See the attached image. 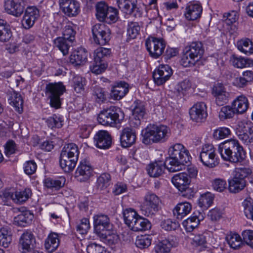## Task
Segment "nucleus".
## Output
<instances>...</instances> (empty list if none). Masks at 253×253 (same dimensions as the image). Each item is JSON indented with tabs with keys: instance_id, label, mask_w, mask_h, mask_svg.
I'll use <instances>...</instances> for the list:
<instances>
[{
	"instance_id": "423d86ee",
	"label": "nucleus",
	"mask_w": 253,
	"mask_h": 253,
	"mask_svg": "<svg viewBox=\"0 0 253 253\" xmlns=\"http://www.w3.org/2000/svg\"><path fill=\"white\" fill-rule=\"evenodd\" d=\"M124 114L119 107L112 106L99 114L97 120L103 126H114L124 119Z\"/></svg>"
},
{
	"instance_id": "13d9d810",
	"label": "nucleus",
	"mask_w": 253,
	"mask_h": 253,
	"mask_svg": "<svg viewBox=\"0 0 253 253\" xmlns=\"http://www.w3.org/2000/svg\"><path fill=\"white\" fill-rule=\"evenodd\" d=\"M46 123L48 126L51 129L60 128L63 126L62 118L56 115H53L52 117L48 118L46 120Z\"/></svg>"
},
{
	"instance_id": "c9c22d12",
	"label": "nucleus",
	"mask_w": 253,
	"mask_h": 253,
	"mask_svg": "<svg viewBox=\"0 0 253 253\" xmlns=\"http://www.w3.org/2000/svg\"><path fill=\"white\" fill-rule=\"evenodd\" d=\"M232 65L238 68H243L253 65V60L241 56L232 55L230 60Z\"/></svg>"
},
{
	"instance_id": "338daca9",
	"label": "nucleus",
	"mask_w": 253,
	"mask_h": 253,
	"mask_svg": "<svg viewBox=\"0 0 253 253\" xmlns=\"http://www.w3.org/2000/svg\"><path fill=\"white\" fill-rule=\"evenodd\" d=\"M242 235L243 243H245L253 249V231L251 230H245L242 232Z\"/></svg>"
},
{
	"instance_id": "e433bc0d",
	"label": "nucleus",
	"mask_w": 253,
	"mask_h": 253,
	"mask_svg": "<svg viewBox=\"0 0 253 253\" xmlns=\"http://www.w3.org/2000/svg\"><path fill=\"white\" fill-rule=\"evenodd\" d=\"M191 87V82L187 79L183 80L176 85L174 93L177 98H181Z\"/></svg>"
},
{
	"instance_id": "bb28decb",
	"label": "nucleus",
	"mask_w": 253,
	"mask_h": 253,
	"mask_svg": "<svg viewBox=\"0 0 253 253\" xmlns=\"http://www.w3.org/2000/svg\"><path fill=\"white\" fill-rule=\"evenodd\" d=\"M231 105L237 114H242L247 111L249 103L248 98L242 95L237 96L232 102Z\"/></svg>"
},
{
	"instance_id": "6e6d98bb",
	"label": "nucleus",
	"mask_w": 253,
	"mask_h": 253,
	"mask_svg": "<svg viewBox=\"0 0 253 253\" xmlns=\"http://www.w3.org/2000/svg\"><path fill=\"white\" fill-rule=\"evenodd\" d=\"M108 6L104 2H98L96 5V16L100 21H104L106 18Z\"/></svg>"
},
{
	"instance_id": "a878e982",
	"label": "nucleus",
	"mask_w": 253,
	"mask_h": 253,
	"mask_svg": "<svg viewBox=\"0 0 253 253\" xmlns=\"http://www.w3.org/2000/svg\"><path fill=\"white\" fill-rule=\"evenodd\" d=\"M121 143L123 147H128L133 144L136 140L135 132L132 128L126 127L122 132L120 136Z\"/></svg>"
},
{
	"instance_id": "37998d69",
	"label": "nucleus",
	"mask_w": 253,
	"mask_h": 253,
	"mask_svg": "<svg viewBox=\"0 0 253 253\" xmlns=\"http://www.w3.org/2000/svg\"><path fill=\"white\" fill-rule=\"evenodd\" d=\"M31 194V189L26 188L23 191H16L11 195V198L16 203L22 204L29 198Z\"/></svg>"
},
{
	"instance_id": "680f3d73",
	"label": "nucleus",
	"mask_w": 253,
	"mask_h": 253,
	"mask_svg": "<svg viewBox=\"0 0 253 253\" xmlns=\"http://www.w3.org/2000/svg\"><path fill=\"white\" fill-rule=\"evenodd\" d=\"M103 235L105 236L104 242L109 245H115L119 242V236L114 232H110V230L106 231Z\"/></svg>"
},
{
	"instance_id": "9d476101",
	"label": "nucleus",
	"mask_w": 253,
	"mask_h": 253,
	"mask_svg": "<svg viewBox=\"0 0 253 253\" xmlns=\"http://www.w3.org/2000/svg\"><path fill=\"white\" fill-rule=\"evenodd\" d=\"M92 34L94 42L100 45H104L110 40L111 31L103 23L96 24L92 28Z\"/></svg>"
},
{
	"instance_id": "a211bd4d",
	"label": "nucleus",
	"mask_w": 253,
	"mask_h": 253,
	"mask_svg": "<svg viewBox=\"0 0 253 253\" xmlns=\"http://www.w3.org/2000/svg\"><path fill=\"white\" fill-rule=\"evenodd\" d=\"M60 7L66 15L75 16L80 10L79 3L76 0H59Z\"/></svg>"
},
{
	"instance_id": "9b49d317",
	"label": "nucleus",
	"mask_w": 253,
	"mask_h": 253,
	"mask_svg": "<svg viewBox=\"0 0 253 253\" xmlns=\"http://www.w3.org/2000/svg\"><path fill=\"white\" fill-rule=\"evenodd\" d=\"M215 152V148L212 145H205L200 154L201 162L209 168L215 167L218 163Z\"/></svg>"
},
{
	"instance_id": "e2e57ef3",
	"label": "nucleus",
	"mask_w": 253,
	"mask_h": 253,
	"mask_svg": "<svg viewBox=\"0 0 253 253\" xmlns=\"http://www.w3.org/2000/svg\"><path fill=\"white\" fill-rule=\"evenodd\" d=\"M161 227L165 230L172 231L175 230L179 226L177 221H172L170 219H164L161 222Z\"/></svg>"
},
{
	"instance_id": "2eb2a0df",
	"label": "nucleus",
	"mask_w": 253,
	"mask_h": 253,
	"mask_svg": "<svg viewBox=\"0 0 253 253\" xmlns=\"http://www.w3.org/2000/svg\"><path fill=\"white\" fill-rule=\"evenodd\" d=\"M93 169L88 162L82 161L80 162L75 173L78 181L85 182L92 175Z\"/></svg>"
},
{
	"instance_id": "f8f14e48",
	"label": "nucleus",
	"mask_w": 253,
	"mask_h": 253,
	"mask_svg": "<svg viewBox=\"0 0 253 253\" xmlns=\"http://www.w3.org/2000/svg\"><path fill=\"white\" fill-rule=\"evenodd\" d=\"M119 8L124 13L134 17H140L142 11L137 6V0H117Z\"/></svg>"
},
{
	"instance_id": "cd10ccee",
	"label": "nucleus",
	"mask_w": 253,
	"mask_h": 253,
	"mask_svg": "<svg viewBox=\"0 0 253 253\" xmlns=\"http://www.w3.org/2000/svg\"><path fill=\"white\" fill-rule=\"evenodd\" d=\"M191 210V204L187 202H183L178 203L175 207L173 213L177 219H182L190 212Z\"/></svg>"
},
{
	"instance_id": "603ef678",
	"label": "nucleus",
	"mask_w": 253,
	"mask_h": 253,
	"mask_svg": "<svg viewBox=\"0 0 253 253\" xmlns=\"http://www.w3.org/2000/svg\"><path fill=\"white\" fill-rule=\"evenodd\" d=\"M140 27L137 22H131L128 23L127 27V40L134 39L139 35Z\"/></svg>"
},
{
	"instance_id": "dca6fc26",
	"label": "nucleus",
	"mask_w": 253,
	"mask_h": 253,
	"mask_svg": "<svg viewBox=\"0 0 253 253\" xmlns=\"http://www.w3.org/2000/svg\"><path fill=\"white\" fill-rule=\"evenodd\" d=\"M26 6L24 0H5L4 9L8 14L16 17L20 16Z\"/></svg>"
},
{
	"instance_id": "3c124183",
	"label": "nucleus",
	"mask_w": 253,
	"mask_h": 253,
	"mask_svg": "<svg viewBox=\"0 0 253 253\" xmlns=\"http://www.w3.org/2000/svg\"><path fill=\"white\" fill-rule=\"evenodd\" d=\"M110 50L104 47H99L94 52V60L96 63L103 62L110 54Z\"/></svg>"
},
{
	"instance_id": "6ab92c4d",
	"label": "nucleus",
	"mask_w": 253,
	"mask_h": 253,
	"mask_svg": "<svg viewBox=\"0 0 253 253\" xmlns=\"http://www.w3.org/2000/svg\"><path fill=\"white\" fill-rule=\"evenodd\" d=\"M36 244V239L34 234L30 231H25L19 239V248L25 253L32 250Z\"/></svg>"
},
{
	"instance_id": "20e7f679",
	"label": "nucleus",
	"mask_w": 253,
	"mask_h": 253,
	"mask_svg": "<svg viewBox=\"0 0 253 253\" xmlns=\"http://www.w3.org/2000/svg\"><path fill=\"white\" fill-rule=\"evenodd\" d=\"M204 53L201 42H192L183 49L180 63L184 67L194 66L202 58Z\"/></svg>"
},
{
	"instance_id": "ea45409f",
	"label": "nucleus",
	"mask_w": 253,
	"mask_h": 253,
	"mask_svg": "<svg viewBox=\"0 0 253 253\" xmlns=\"http://www.w3.org/2000/svg\"><path fill=\"white\" fill-rule=\"evenodd\" d=\"M123 214L125 224L129 228L133 225L136 218H138V216H139L137 212L132 208L124 210Z\"/></svg>"
},
{
	"instance_id": "4d7b16f0",
	"label": "nucleus",
	"mask_w": 253,
	"mask_h": 253,
	"mask_svg": "<svg viewBox=\"0 0 253 253\" xmlns=\"http://www.w3.org/2000/svg\"><path fill=\"white\" fill-rule=\"evenodd\" d=\"M171 246L169 240H164L156 245L155 251L156 253H169Z\"/></svg>"
},
{
	"instance_id": "39448f33",
	"label": "nucleus",
	"mask_w": 253,
	"mask_h": 253,
	"mask_svg": "<svg viewBox=\"0 0 253 253\" xmlns=\"http://www.w3.org/2000/svg\"><path fill=\"white\" fill-rule=\"evenodd\" d=\"M79 153L78 147L74 143L68 144L62 148L59 164L65 172L73 170L78 160Z\"/></svg>"
},
{
	"instance_id": "393cba45",
	"label": "nucleus",
	"mask_w": 253,
	"mask_h": 253,
	"mask_svg": "<svg viewBox=\"0 0 253 253\" xmlns=\"http://www.w3.org/2000/svg\"><path fill=\"white\" fill-rule=\"evenodd\" d=\"M128 84L125 82H120L113 86L111 90L110 96L114 100H119L128 92Z\"/></svg>"
},
{
	"instance_id": "6e6552de",
	"label": "nucleus",
	"mask_w": 253,
	"mask_h": 253,
	"mask_svg": "<svg viewBox=\"0 0 253 253\" xmlns=\"http://www.w3.org/2000/svg\"><path fill=\"white\" fill-rule=\"evenodd\" d=\"M160 203V199L156 195L153 193L147 194L141 206L142 213L148 217L154 215L159 210Z\"/></svg>"
},
{
	"instance_id": "f3484780",
	"label": "nucleus",
	"mask_w": 253,
	"mask_h": 253,
	"mask_svg": "<svg viewBox=\"0 0 253 253\" xmlns=\"http://www.w3.org/2000/svg\"><path fill=\"white\" fill-rule=\"evenodd\" d=\"M39 16V11L36 7H28L22 20V26L26 29H30L33 26Z\"/></svg>"
},
{
	"instance_id": "c85d7f7f",
	"label": "nucleus",
	"mask_w": 253,
	"mask_h": 253,
	"mask_svg": "<svg viewBox=\"0 0 253 253\" xmlns=\"http://www.w3.org/2000/svg\"><path fill=\"white\" fill-rule=\"evenodd\" d=\"M165 168H167L165 163L159 161L150 164L146 169L148 174L151 177H157L164 173Z\"/></svg>"
},
{
	"instance_id": "ddd939ff",
	"label": "nucleus",
	"mask_w": 253,
	"mask_h": 253,
	"mask_svg": "<svg viewBox=\"0 0 253 253\" xmlns=\"http://www.w3.org/2000/svg\"><path fill=\"white\" fill-rule=\"evenodd\" d=\"M190 118L194 122L201 123L205 121L208 116L206 104L203 102L195 104L189 110Z\"/></svg>"
},
{
	"instance_id": "b1692460",
	"label": "nucleus",
	"mask_w": 253,
	"mask_h": 253,
	"mask_svg": "<svg viewBox=\"0 0 253 253\" xmlns=\"http://www.w3.org/2000/svg\"><path fill=\"white\" fill-rule=\"evenodd\" d=\"M88 52L84 48L74 51L70 56V62L75 66L84 65L87 61Z\"/></svg>"
},
{
	"instance_id": "0e129e2a",
	"label": "nucleus",
	"mask_w": 253,
	"mask_h": 253,
	"mask_svg": "<svg viewBox=\"0 0 253 253\" xmlns=\"http://www.w3.org/2000/svg\"><path fill=\"white\" fill-rule=\"evenodd\" d=\"M105 21L108 23L116 22L118 19V11L117 9L108 7Z\"/></svg>"
},
{
	"instance_id": "864d4df0",
	"label": "nucleus",
	"mask_w": 253,
	"mask_h": 253,
	"mask_svg": "<svg viewBox=\"0 0 253 253\" xmlns=\"http://www.w3.org/2000/svg\"><path fill=\"white\" fill-rule=\"evenodd\" d=\"M152 242V238L149 235L138 236L136 239L135 244L136 246L141 249L149 247Z\"/></svg>"
},
{
	"instance_id": "5701e85b",
	"label": "nucleus",
	"mask_w": 253,
	"mask_h": 253,
	"mask_svg": "<svg viewBox=\"0 0 253 253\" xmlns=\"http://www.w3.org/2000/svg\"><path fill=\"white\" fill-rule=\"evenodd\" d=\"M93 219L94 228L97 232L100 233L112 229V224L107 215L97 214L94 216Z\"/></svg>"
},
{
	"instance_id": "473e14b6",
	"label": "nucleus",
	"mask_w": 253,
	"mask_h": 253,
	"mask_svg": "<svg viewBox=\"0 0 253 253\" xmlns=\"http://www.w3.org/2000/svg\"><path fill=\"white\" fill-rule=\"evenodd\" d=\"M65 182V179L64 177L58 178L47 177L44 179L43 185L47 189L58 190L64 186Z\"/></svg>"
},
{
	"instance_id": "2f4dec72",
	"label": "nucleus",
	"mask_w": 253,
	"mask_h": 253,
	"mask_svg": "<svg viewBox=\"0 0 253 253\" xmlns=\"http://www.w3.org/2000/svg\"><path fill=\"white\" fill-rule=\"evenodd\" d=\"M229 190L230 192L237 193L242 191L246 186L245 179L239 178L235 176L229 180Z\"/></svg>"
},
{
	"instance_id": "72a5a7b5",
	"label": "nucleus",
	"mask_w": 253,
	"mask_h": 253,
	"mask_svg": "<svg viewBox=\"0 0 253 253\" xmlns=\"http://www.w3.org/2000/svg\"><path fill=\"white\" fill-rule=\"evenodd\" d=\"M8 101L9 104L13 106L16 111L19 113L22 112L23 100L20 94L14 91L11 92Z\"/></svg>"
},
{
	"instance_id": "aec40b11",
	"label": "nucleus",
	"mask_w": 253,
	"mask_h": 253,
	"mask_svg": "<svg viewBox=\"0 0 253 253\" xmlns=\"http://www.w3.org/2000/svg\"><path fill=\"white\" fill-rule=\"evenodd\" d=\"M171 182L181 192H188L191 191L188 187L191 181L187 174L185 172L175 174L171 178Z\"/></svg>"
},
{
	"instance_id": "c756f323",
	"label": "nucleus",
	"mask_w": 253,
	"mask_h": 253,
	"mask_svg": "<svg viewBox=\"0 0 253 253\" xmlns=\"http://www.w3.org/2000/svg\"><path fill=\"white\" fill-rule=\"evenodd\" d=\"M151 227V222L147 219L139 215L136 218L130 229L133 231L139 232L149 230Z\"/></svg>"
},
{
	"instance_id": "a18cd8bd",
	"label": "nucleus",
	"mask_w": 253,
	"mask_h": 253,
	"mask_svg": "<svg viewBox=\"0 0 253 253\" xmlns=\"http://www.w3.org/2000/svg\"><path fill=\"white\" fill-rule=\"evenodd\" d=\"M226 239L230 247L234 249H238L243 245L242 238L237 233H230L226 236Z\"/></svg>"
},
{
	"instance_id": "052dcab7",
	"label": "nucleus",
	"mask_w": 253,
	"mask_h": 253,
	"mask_svg": "<svg viewBox=\"0 0 253 253\" xmlns=\"http://www.w3.org/2000/svg\"><path fill=\"white\" fill-rule=\"evenodd\" d=\"M252 173V169L248 167L242 166L236 168L234 170V176L242 179H245Z\"/></svg>"
},
{
	"instance_id": "412c9836",
	"label": "nucleus",
	"mask_w": 253,
	"mask_h": 253,
	"mask_svg": "<svg viewBox=\"0 0 253 253\" xmlns=\"http://www.w3.org/2000/svg\"><path fill=\"white\" fill-rule=\"evenodd\" d=\"M95 146L102 149H108L111 145L112 139L110 135L106 130H99L94 137Z\"/></svg>"
},
{
	"instance_id": "1a4fd4ad",
	"label": "nucleus",
	"mask_w": 253,
	"mask_h": 253,
	"mask_svg": "<svg viewBox=\"0 0 253 253\" xmlns=\"http://www.w3.org/2000/svg\"><path fill=\"white\" fill-rule=\"evenodd\" d=\"M145 45L150 56L157 59L164 53L166 43L162 38L151 36L146 40Z\"/></svg>"
},
{
	"instance_id": "09e8293b",
	"label": "nucleus",
	"mask_w": 253,
	"mask_h": 253,
	"mask_svg": "<svg viewBox=\"0 0 253 253\" xmlns=\"http://www.w3.org/2000/svg\"><path fill=\"white\" fill-rule=\"evenodd\" d=\"M76 31L75 26L72 23H69L64 27L63 29L62 38L69 40V42H73L75 40Z\"/></svg>"
},
{
	"instance_id": "4be33fe9",
	"label": "nucleus",
	"mask_w": 253,
	"mask_h": 253,
	"mask_svg": "<svg viewBox=\"0 0 253 253\" xmlns=\"http://www.w3.org/2000/svg\"><path fill=\"white\" fill-rule=\"evenodd\" d=\"M203 8L198 2H189L186 6L184 13L188 20H195L199 18L202 14Z\"/></svg>"
},
{
	"instance_id": "f03ea898",
	"label": "nucleus",
	"mask_w": 253,
	"mask_h": 253,
	"mask_svg": "<svg viewBox=\"0 0 253 253\" xmlns=\"http://www.w3.org/2000/svg\"><path fill=\"white\" fill-rule=\"evenodd\" d=\"M218 151L222 158L233 163L242 162L245 159L246 152L239 141L230 139L218 145Z\"/></svg>"
},
{
	"instance_id": "c03bdc74",
	"label": "nucleus",
	"mask_w": 253,
	"mask_h": 253,
	"mask_svg": "<svg viewBox=\"0 0 253 253\" xmlns=\"http://www.w3.org/2000/svg\"><path fill=\"white\" fill-rule=\"evenodd\" d=\"M111 184V176L107 173L101 174L97 179V188L100 191L106 190Z\"/></svg>"
},
{
	"instance_id": "0eeeda50",
	"label": "nucleus",
	"mask_w": 253,
	"mask_h": 253,
	"mask_svg": "<svg viewBox=\"0 0 253 253\" xmlns=\"http://www.w3.org/2000/svg\"><path fill=\"white\" fill-rule=\"evenodd\" d=\"M45 89L46 96L49 99L51 107L56 109L60 108V96L66 91V87L63 84L62 82L49 83L46 85Z\"/></svg>"
},
{
	"instance_id": "5fc2aeb1",
	"label": "nucleus",
	"mask_w": 253,
	"mask_h": 253,
	"mask_svg": "<svg viewBox=\"0 0 253 253\" xmlns=\"http://www.w3.org/2000/svg\"><path fill=\"white\" fill-rule=\"evenodd\" d=\"M134 105L132 110V116L143 119L146 114L144 103L140 100H136L134 102Z\"/></svg>"
},
{
	"instance_id": "8fccbe9b",
	"label": "nucleus",
	"mask_w": 253,
	"mask_h": 253,
	"mask_svg": "<svg viewBox=\"0 0 253 253\" xmlns=\"http://www.w3.org/2000/svg\"><path fill=\"white\" fill-rule=\"evenodd\" d=\"M200 220L196 216H190L182 222V225L187 232H191L198 227Z\"/></svg>"
},
{
	"instance_id": "7c9ffc66",
	"label": "nucleus",
	"mask_w": 253,
	"mask_h": 253,
	"mask_svg": "<svg viewBox=\"0 0 253 253\" xmlns=\"http://www.w3.org/2000/svg\"><path fill=\"white\" fill-rule=\"evenodd\" d=\"M59 242L58 234L55 233H50L45 240V248L48 252L52 253L58 247Z\"/></svg>"
},
{
	"instance_id": "58836bf2",
	"label": "nucleus",
	"mask_w": 253,
	"mask_h": 253,
	"mask_svg": "<svg viewBox=\"0 0 253 253\" xmlns=\"http://www.w3.org/2000/svg\"><path fill=\"white\" fill-rule=\"evenodd\" d=\"M238 49L244 54L249 55L253 53V42L249 39H242L237 42Z\"/></svg>"
},
{
	"instance_id": "4468645a",
	"label": "nucleus",
	"mask_w": 253,
	"mask_h": 253,
	"mask_svg": "<svg viewBox=\"0 0 253 253\" xmlns=\"http://www.w3.org/2000/svg\"><path fill=\"white\" fill-rule=\"evenodd\" d=\"M172 74V70L168 65H161L153 74L155 83L158 85L164 84Z\"/></svg>"
},
{
	"instance_id": "69168bd1",
	"label": "nucleus",
	"mask_w": 253,
	"mask_h": 253,
	"mask_svg": "<svg viewBox=\"0 0 253 253\" xmlns=\"http://www.w3.org/2000/svg\"><path fill=\"white\" fill-rule=\"evenodd\" d=\"M93 95L95 101L98 103L104 102L106 99V96L104 89L100 87H95Z\"/></svg>"
},
{
	"instance_id": "de8ad7c7",
	"label": "nucleus",
	"mask_w": 253,
	"mask_h": 253,
	"mask_svg": "<svg viewBox=\"0 0 253 253\" xmlns=\"http://www.w3.org/2000/svg\"><path fill=\"white\" fill-rule=\"evenodd\" d=\"M236 114L232 106L227 105L223 106L219 112V118L221 121L233 118Z\"/></svg>"
},
{
	"instance_id": "774afa93",
	"label": "nucleus",
	"mask_w": 253,
	"mask_h": 253,
	"mask_svg": "<svg viewBox=\"0 0 253 253\" xmlns=\"http://www.w3.org/2000/svg\"><path fill=\"white\" fill-rule=\"evenodd\" d=\"M86 251L88 253H109L104 247L96 243L89 244L87 247Z\"/></svg>"
},
{
	"instance_id": "4c0bfd02",
	"label": "nucleus",
	"mask_w": 253,
	"mask_h": 253,
	"mask_svg": "<svg viewBox=\"0 0 253 253\" xmlns=\"http://www.w3.org/2000/svg\"><path fill=\"white\" fill-rule=\"evenodd\" d=\"M12 35L9 25L4 20L0 19V42H8L11 38Z\"/></svg>"
},
{
	"instance_id": "49530a36",
	"label": "nucleus",
	"mask_w": 253,
	"mask_h": 253,
	"mask_svg": "<svg viewBox=\"0 0 253 253\" xmlns=\"http://www.w3.org/2000/svg\"><path fill=\"white\" fill-rule=\"evenodd\" d=\"M214 195L211 192H207L201 195L199 200V206L204 210L209 208L213 203Z\"/></svg>"
},
{
	"instance_id": "bf43d9fd",
	"label": "nucleus",
	"mask_w": 253,
	"mask_h": 253,
	"mask_svg": "<svg viewBox=\"0 0 253 253\" xmlns=\"http://www.w3.org/2000/svg\"><path fill=\"white\" fill-rule=\"evenodd\" d=\"M242 205L246 216L253 220V200L251 198L247 199L244 201Z\"/></svg>"
},
{
	"instance_id": "a19ab883",
	"label": "nucleus",
	"mask_w": 253,
	"mask_h": 253,
	"mask_svg": "<svg viewBox=\"0 0 253 253\" xmlns=\"http://www.w3.org/2000/svg\"><path fill=\"white\" fill-rule=\"evenodd\" d=\"M73 42L62 37H58L54 40V44L58 48L64 55L69 53V49Z\"/></svg>"
},
{
	"instance_id": "7ed1b4c3",
	"label": "nucleus",
	"mask_w": 253,
	"mask_h": 253,
	"mask_svg": "<svg viewBox=\"0 0 253 253\" xmlns=\"http://www.w3.org/2000/svg\"><path fill=\"white\" fill-rule=\"evenodd\" d=\"M171 135L169 127L164 125L149 124L142 131V142L146 145L166 142Z\"/></svg>"
},
{
	"instance_id": "79ce46f5",
	"label": "nucleus",
	"mask_w": 253,
	"mask_h": 253,
	"mask_svg": "<svg viewBox=\"0 0 253 253\" xmlns=\"http://www.w3.org/2000/svg\"><path fill=\"white\" fill-rule=\"evenodd\" d=\"M12 241V233L10 228L2 227L0 229V245L7 248Z\"/></svg>"
},
{
	"instance_id": "f257e3e1",
	"label": "nucleus",
	"mask_w": 253,
	"mask_h": 253,
	"mask_svg": "<svg viewBox=\"0 0 253 253\" xmlns=\"http://www.w3.org/2000/svg\"><path fill=\"white\" fill-rule=\"evenodd\" d=\"M169 153V157L166 159L165 164L168 170L171 172L182 170L191 159L188 150L180 143L170 147Z\"/></svg>"
},
{
	"instance_id": "f704fd0d",
	"label": "nucleus",
	"mask_w": 253,
	"mask_h": 253,
	"mask_svg": "<svg viewBox=\"0 0 253 253\" xmlns=\"http://www.w3.org/2000/svg\"><path fill=\"white\" fill-rule=\"evenodd\" d=\"M33 218V214L29 211H25L19 214L14 218L15 225L25 227L30 224Z\"/></svg>"
}]
</instances>
